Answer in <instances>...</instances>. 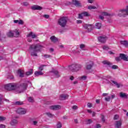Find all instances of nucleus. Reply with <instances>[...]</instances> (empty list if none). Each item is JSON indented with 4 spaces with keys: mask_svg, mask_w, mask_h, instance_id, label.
Returning <instances> with one entry per match:
<instances>
[{
    "mask_svg": "<svg viewBox=\"0 0 128 128\" xmlns=\"http://www.w3.org/2000/svg\"><path fill=\"white\" fill-rule=\"evenodd\" d=\"M28 86V84L26 83H22L20 85L16 84V87L15 90H16L17 94H22V92H24V90H26Z\"/></svg>",
    "mask_w": 128,
    "mask_h": 128,
    "instance_id": "f257e3e1",
    "label": "nucleus"
},
{
    "mask_svg": "<svg viewBox=\"0 0 128 128\" xmlns=\"http://www.w3.org/2000/svg\"><path fill=\"white\" fill-rule=\"evenodd\" d=\"M42 48H44V46L40 44H32L30 45V50H32L34 52H41Z\"/></svg>",
    "mask_w": 128,
    "mask_h": 128,
    "instance_id": "f03ea898",
    "label": "nucleus"
},
{
    "mask_svg": "<svg viewBox=\"0 0 128 128\" xmlns=\"http://www.w3.org/2000/svg\"><path fill=\"white\" fill-rule=\"evenodd\" d=\"M82 66L80 64H72L69 66V70L71 72H78Z\"/></svg>",
    "mask_w": 128,
    "mask_h": 128,
    "instance_id": "7ed1b4c3",
    "label": "nucleus"
},
{
    "mask_svg": "<svg viewBox=\"0 0 128 128\" xmlns=\"http://www.w3.org/2000/svg\"><path fill=\"white\" fill-rule=\"evenodd\" d=\"M5 90H14L16 88V83H10L4 86Z\"/></svg>",
    "mask_w": 128,
    "mask_h": 128,
    "instance_id": "20e7f679",
    "label": "nucleus"
},
{
    "mask_svg": "<svg viewBox=\"0 0 128 128\" xmlns=\"http://www.w3.org/2000/svg\"><path fill=\"white\" fill-rule=\"evenodd\" d=\"M66 22H68V21L66 17H62L58 20V24L62 28H64L66 26Z\"/></svg>",
    "mask_w": 128,
    "mask_h": 128,
    "instance_id": "39448f33",
    "label": "nucleus"
},
{
    "mask_svg": "<svg viewBox=\"0 0 128 128\" xmlns=\"http://www.w3.org/2000/svg\"><path fill=\"white\" fill-rule=\"evenodd\" d=\"M83 26L85 30H87V32H90L94 30L92 24H84Z\"/></svg>",
    "mask_w": 128,
    "mask_h": 128,
    "instance_id": "423d86ee",
    "label": "nucleus"
},
{
    "mask_svg": "<svg viewBox=\"0 0 128 128\" xmlns=\"http://www.w3.org/2000/svg\"><path fill=\"white\" fill-rule=\"evenodd\" d=\"M98 42L102 44H104L108 40V37L106 36H100L98 38Z\"/></svg>",
    "mask_w": 128,
    "mask_h": 128,
    "instance_id": "0eeeda50",
    "label": "nucleus"
},
{
    "mask_svg": "<svg viewBox=\"0 0 128 128\" xmlns=\"http://www.w3.org/2000/svg\"><path fill=\"white\" fill-rule=\"evenodd\" d=\"M16 112L18 114H26V110L24 108H18L16 110Z\"/></svg>",
    "mask_w": 128,
    "mask_h": 128,
    "instance_id": "6e6552de",
    "label": "nucleus"
},
{
    "mask_svg": "<svg viewBox=\"0 0 128 128\" xmlns=\"http://www.w3.org/2000/svg\"><path fill=\"white\" fill-rule=\"evenodd\" d=\"M72 2H73V4H74L75 6H76L78 8H82V3H80V1L77 0H72Z\"/></svg>",
    "mask_w": 128,
    "mask_h": 128,
    "instance_id": "1a4fd4ad",
    "label": "nucleus"
},
{
    "mask_svg": "<svg viewBox=\"0 0 128 128\" xmlns=\"http://www.w3.org/2000/svg\"><path fill=\"white\" fill-rule=\"evenodd\" d=\"M60 105H54V106H49V108L50 110H60Z\"/></svg>",
    "mask_w": 128,
    "mask_h": 128,
    "instance_id": "9d476101",
    "label": "nucleus"
},
{
    "mask_svg": "<svg viewBox=\"0 0 128 128\" xmlns=\"http://www.w3.org/2000/svg\"><path fill=\"white\" fill-rule=\"evenodd\" d=\"M31 8L33 10H42V7H40L38 5H34L32 6Z\"/></svg>",
    "mask_w": 128,
    "mask_h": 128,
    "instance_id": "9b49d317",
    "label": "nucleus"
},
{
    "mask_svg": "<svg viewBox=\"0 0 128 128\" xmlns=\"http://www.w3.org/2000/svg\"><path fill=\"white\" fill-rule=\"evenodd\" d=\"M50 72H52V74H54L55 76V78H60V72H58V71L53 69L52 71H50Z\"/></svg>",
    "mask_w": 128,
    "mask_h": 128,
    "instance_id": "f8f14e48",
    "label": "nucleus"
},
{
    "mask_svg": "<svg viewBox=\"0 0 128 128\" xmlns=\"http://www.w3.org/2000/svg\"><path fill=\"white\" fill-rule=\"evenodd\" d=\"M120 58H121V60H125V62H128V57H126V55L125 54H120Z\"/></svg>",
    "mask_w": 128,
    "mask_h": 128,
    "instance_id": "ddd939ff",
    "label": "nucleus"
},
{
    "mask_svg": "<svg viewBox=\"0 0 128 128\" xmlns=\"http://www.w3.org/2000/svg\"><path fill=\"white\" fill-rule=\"evenodd\" d=\"M50 40L52 42H54L56 44V42H58V38L54 36H52L50 38Z\"/></svg>",
    "mask_w": 128,
    "mask_h": 128,
    "instance_id": "4468645a",
    "label": "nucleus"
},
{
    "mask_svg": "<svg viewBox=\"0 0 128 128\" xmlns=\"http://www.w3.org/2000/svg\"><path fill=\"white\" fill-rule=\"evenodd\" d=\"M94 66V63L92 64H88L86 66V68L87 70H90Z\"/></svg>",
    "mask_w": 128,
    "mask_h": 128,
    "instance_id": "2eb2a0df",
    "label": "nucleus"
},
{
    "mask_svg": "<svg viewBox=\"0 0 128 128\" xmlns=\"http://www.w3.org/2000/svg\"><path fill=\"white\" fill-rule=\"evenodd\" d=\"M27 38H36L37 36L35 34H34L32 32H30L27 36H26Z\"/></svg>",
    "mask_w": 128,
    "mask_h": 128,
    "instance_id": "dca6fc26",
    "label": "nucleus"
},
{
    "mask_svg": "<svg viewBox=\"0 0 128 128\" xmlns=\"http://www.w3.org/2000/svg\"><path fill=\"white\" fill-rule=\"evenodd\" d=\"M69 96L66 94H62L60 95V98L62 100H66L68 98Z\"/></svg>",
    "mask_w": 128,
    "mask_h": 128,
    "instance_id": "f3484780",
    "label": "nucleus"
},
{
    "mask_svg": "<svg viewBox=\"0 0 128 128\" xmlns=\"http://www.w3.org/2000/svg\"><path fill=\"white\" fill-rule=\"evenodd\" d=\"M14 24H21L22 26H23V24H24V20H14Z\"/></svg>",
    "mask_w": 128,
    "mask_h": 128,
    "instance_id": "a211bd4d",
    "label": "nucleus"
},
{
    "mask_svg": "<svg viewBox=\"0 0 128 128\" xmlns=\"http://www.w3.org/2000/svg\"><path fill=\"white\" fill-rule=\"evenodd\" d=\"M122 123L121 121H116L115 124L116 128H122Z\"/></svg>",
    "mask_w": 128,
    "mask_h": 128,
    "instance_id": "6ab92c4d",
    "label": "nucleus"
},
{
    "mask_svg": "<svg viewBox=\"0 0 128 128\" xmlns=\"http://www.w3.org/2000/svg\"><path fill=\"white\" fill-rule=\"evenodd\" d=\"M120 96L122 98H128V95H126V93H124L122 92H120Z\"/></svg>",
    "mask_w": 128,
    "mask_h": 128,
    "instance_id": "aec40b11",
    "label": "nucleus"
},
{
    "mask_svg": "<svg viewBox=\"0 0 128 128\" xmlns=\"http://www.w3.org/2000/svg\"><path fill=\"white\" fill-rule=\"evenodd\" d=\"M6 36L8 38H14V34L12 30H10L6 33Z\"/></svg>",
    "mask_w": 128,
    "mask_h": 128,
    "instance_id": "412c9836",
    "label": "nucleus"
},
{
    "mask_svg": "<svg viewBox=\"0 0 128 128\" xmlns=\"http://www.w3.org/2000/svg\"><path fill=\"white\" fill-rule=\"evenodd\" d=\"M102 64L106 66H112V63L108 61V60H104L102 62Z\"/></svg>",
    "mask_w": 128,
    "mask_h": 128,
    "instance_id": "4be33fe9",
    "label": "nucleus"
},
{
    "mask_svg": "<svg viewBox=\"0 0 128 128\" xmlns=\"http://www.w3.org/2000/svg\"><path fill=\"white\" fill-rule=\"evenodd\" d=\"M123 16H126V15H128V9L121 10Z\"/></svg>",
    "mask_w": 128,
    "mask_h": 128,
    "instance_id": "5701e85b",
    "label": "nucleus"
},
{
    "mask_svg": "<svg viewBox=\"0 0 128 128\" xmlns=\"http://www.w3.org/2000/svg\"><path fill=\"white\" fill-rule=\"evenodd\" d=\"M34 74L36 76H42L44 72L42 71H36L34 72Z\"/></svg>",
    "mask_w": 128,
    "mask_h": 128,
    "instance_id": "b1692460",
    "label": "nucleus"
},
{
    "mask_svg": "<svg viewBox=\"0 0 128 128\" xmlns=\"http://www.w3.org/2000/svg\"><path fill=\"white\" fill-rule=\"evenodd\" d=\"M120 44H122L123 46H128V40L120 41Z\"/></svg>",
    "mask_w": 128,
    "mask_h": 128,
    "instance_id": "393cba45",
    "label": "nucleus"
},
{
    "mask_svg": "<svg viewBox=\"0 0 128 128\" xmlns=\"http://www.w3.org/2000/svg\"><path fill=\"white\" fill-rule=\"evenodd\" d=\"M18 124V120H12V121L10 122V124H11V126H16V124Z\"/></svg>",
    "mask_w": 128,
    "mask_h": 128,
    "instance_id": "a878e982",
    "label": "nucleus"
},
{
    "mask_svg": "<svg viewBox=\"0 0 128 128\" xmlns=\"http://www.w3.org/2000/svg\"><path fill=\"white\" fill-rule=\"evenodd\" d=\"M34 72L33 69H30L28 72H26V74L27 76H30V74H32Z\"/></svg>",
    "mask_w": 128,
    "mask_h": 128,
    "instance_id": "bb28decb",
    "label": "nucleus"
},
{
    "mask_svg": "<svg viewBox=\"0 0 128 128\" xmlns=\"http://www.w3.org/2000/svg\"><path fill=\"white\" fill-rule=\"evenodd\" d=\"M95 26L96 27V28H98V30H100V28H102V23L100 22H97L95 24Z\"/></svg>",
    "mask_w": 128,
    "mask_h": 128,
    "instance_id": "cd10ccee",
    "label": "nucleus"
},
{
    "mask_svg": "<svg viewBox=\"0 0 128 128\" xmlns=\"http://www.w3.org/2000/svg\"><path fill=\"white\" fill-rule=\"evenodd\" d=\"M45 114H46L48 118H54V114H52L50 112H46Z\"/></svg>",
    "mask_w": 128,
    "mask_h": 128,
    "instance_id": "c85d7f7f",
    "label": "nucleus"
},
{
    "mask_svg": "<svg viewBox=\"0 0 128 128\" xmlns=\"http://www.w3.org/2000/svg\"><path fill=\"white\" fill-rule=\"evenodd\" d=\"M14 104H15V106H22V104H24V102L17 101L14 102Z\"/></svg>",
    "mask_w": 128,
    "mask_h": 128,
    "instance_id": "c756f323",
    "label": "nucleus"
},
{
    "mask_svg": "<svg viewBox=\"0 0 128 128\" xmlns=\"http://www.w3.org/2000/svg\"><path fill=\"white\" fill-rule=\"evenodd\" d=\"M18 74H20V78H24V74L22 72V71L20 70H18Z\"/></svg>",
    "mask_w": 128,
    "mask_h": 128,
    "instance_id": "7c9ffc66",
    "label": "nucleus"
},
{
    "mask_svg": "<svg viewBox=\"0 0 128 128\" xmlns=\"http://www.w3.org/2000/svg\"><path fill=\"white\" fill-rule=\"evenodd\" d=\"M111 82H112L113 84H116V86L118 88H120V84H119L118 83V82H116L114 80H111Z\"/></svg>",
    "mask_w": 128,
    "mask_h": 128,
    "instance_id": "2f4dec72",
    "label": "nucleus"
},
{
    "mask_svg": "<svg viewBox=\"0 0 128 128\" xmlns=\"http://www.w3.org/2000/svg\"><path fill=\"white\" fill-rule=\"evenodd\" d=\"M44 66H46V65H40L38 68L39 71L42 72V70H44Z\"/></svg>",
    "mask_w": 128,
    "mask_h": 128,
    "instance_id": "473e14b6",
    "label": "nucleus"
},
{
    "mask_svg": "<svg viewBox=\"0 0 128 128\" xmlns=\"http://www.w3.org/2000/svg\"><path fill=\"white\" fill-rule=\"evenodd\" d=\"M28 101L29 102H34V97H28Z\"/></svg>",
    "mask_w": 128,
    "mask_h": 128,
    "instance_id": "72a5a7b5",
    "label": "nucleus"
},
{
    "mask_svg": "<svg viewBox=\"0 0 128 128\" xmlns=\"http://www.w3.org/2000/svg\"><path fill=\"white\" fill-rule=\"evenodd\" d=\"M88 10H96V6H88Z\"/></svg>",
    "mask_w": 128,
    "mask_h": 128,
    "instance_id": "f704fd0d",
    "label": "nucleus"
},
{
    "mask_svg": "<svg viewBox=\"0 0 128 128\" xmlns=\"http://www.w3.org/2000/svg\"><path fill=\"white\" fill-rule=\"evenodd\" d=\"M102 16H110L111 15H110V14L106 12H102Z\"/></svg>",
    "mask_w": 128,
    "mask_h": 128,
    "instance_id": "c9c22d12",
    "label": "nucleus"
},
{
    "mask_svg": "<svg viewBox=\"0 0 128 128\" xmlns=\"http://www.w3.org/2000/svg\"><path fill=\"white\" fill-rule=\"evenodd\" d=\"M82 14H83L84 16H90V14H88V12H84Z\"/></svg>",
    "mask_w": 128,
    "mask_h": 128,
    "instance_id": "e433bc0d",
    "label": "nucleus"
},
{
    "mask_svg": "<svg viewBox=\"0 0 128 128\" xmlns=\"http://www.w3.org/2000/svg\"><path fill=\"white\" fill-rule=\"evenodd\" d=\"M84 48H86V45L84 44H80V48L82 50H84Z\"/></svg>",
    "mask_w": 128,
    "mask_h": 128,
    "instance_id": "4c0bfd02",
    "label": "nucleus"
},
{
    "mask_svg": "<svg viewBox=\"0 0 128 128\" xmlns=\"http://www.w3.org/2000/svg\"><path fill=\"white\" fill-rule=\"evenodd\" d=\"M102 116V120L103 122H106V118H104V114H101Z\"/></svg>",
    "mask_w": 128,
    "mask_h": 128,
    "instance_id": "58836bf2",
    "label": "nucleus"
},
{
    "mask_svg": "<svg viewBox=\"0 0 128 128\" xmlns=\"http://www.w3.org/2000/svg\"><path fill=\"white\" fill-rule=\"evenodd\" d=\"M6 120V117L0 116V122Z\"/></svg>",
    "mask_w": 128,
    "mask_h": 128,
    "instance_id": "ea45409f",
    "label": "nucleus"
},
{
    "mask_svg": "<svg viewBox=\"0 0 128 128\" xmlns=\"http://www.w3.org/2000/svg\"><path fill=\"white\" fill-rule=\"evenodd\" d=\"M56 126H57L58 128H62V122H58V123L56 124Z\"/></svg>",
    "mask_w": 128,
    "mask_h": 128,
    "instance_id": "a19ab883",
    "label": "nucleus"
},
{
    "mask_svg": "<svg viewBox=\"0 0 128 128\" xmlns=\"http://www.w3.org/2000/svg\"><path fill=\"white\" fill-rule=\"evenodd\" d=\"M30 55L32 56H38V54L36 53H35V52H32L30 53Z\"/></svg>",
    "mask_w": 128,
    "mask_h": 128,
    "instance_id": "79ce46f5",
    "label": "nucleus"
},
{
    "mask_svg": "<svg viewBox=\"0 0 128 128\" xmlns=\"http://www.w3.org/2000/svg\"><path fill=\"white\" fill-rule=\"evenodd\" d=\"M22 6H28V2H24L22 4Z\"/></svg>",
    "mask_w": 128,
    "mask_h": 128,
    "instance_id": "37998d69",
    "label": "nucleus"
},
{
    "mask_svg": "<svg viewBox=\"0 0 128 128\" xmlns=\"http://www.w3.org/2000/svg\"><path fill=\"white\" fill-rule=\"evenodd\" d=\"M84 18V14L82 13L78 14V18L82 19Z\"/></svg>",
    "mask_w": 128,
    "mask_h": 128,
    "instance_id": "c03bdc74",
    "label": "nucleus"
},
{
    "mask_svg": "<svg viewBox=\"0 0 128 128\" xmlns=\"http://www.w3.org/2000/svg\"><path fill=\"white\" fill-rule=\"evenodd\" d=\"M92 122V119H88L87 120V124H90Z\"/></svg>",
    "mask_w": 128,
    "mask_h": 128,
    "instance_id": "a18cd8bd",
    "label": "nucleus"
},
{
    "mask_svg": "<svg viewBox=\"0 0 128 128\" xmlns=\"http://www.w3.org/2000/svg\"><path fill=\"white\" fill-rule=\"evenodd\" d=\"M118 68V66H116V65H113L112 66V70H116V68Z\"/></svg>",
    "mask_w": 128,
    "mask_h": 128,
    "instance_id": "49530a36",
    "label": "nucleus"
},
{
    "mask_svg": "<svg viewBox=\"0 0 128 128\" xmlns=\"http://www.w3.org/2000/svg\"><path fill=\"white\" fill-rule=\"evenodd\" d=\"M44 58H51L52 56L50 55H48V54H44Z\"/></svg>",
    "mask_w": 128,
    "mask_h": 128,
    "instance_id": "de8ad7c7",
    "label": "nucleus"
},
{
    "mask_svg": "<svg viewBox=\"0 0 128 128\" xmlns=\"http://www.w3.org/2000/svg\"><path fill=\"white\" fill-rule=\"evenodd\" d=\"M105 100L106 102H110V96H108V98H105Z\"/></svg>",
    "mask_w": 128,
    "mask_h": 128,
    "instance_id": "09e8293b",
    "label": "nucleus"
},
{
    "mask_svg": "<svg viewBox=\"0 0 128 128\" xmlns=\"http://www.w3.org/2000/svg\"><path fill=\"white\" fill-rule=\"evenodd\" d=\"M118 118H119L118 115V114L114 115V120H118Z\"/></svg>",
    "mask_w": 128,
    "mask_h": 128,
    "instance_id": "8fccbe9b",
    "label": "nucleus"
},
{
    "mask_svg": "<svg viewBox=\"0 0 128 128\" xmlns=\"http://www.w3.org/2000/svg\"><path fill=\"white\" fill-rule=\"evenodd\" d=\"M103 50H108V46H104L102 47Z\"/></svg>",
    "mask_w": 128,
    "mask_h": 128,
    "instance_id": "3c124183",
    "label": "nucleus"
},
{
    "mask_svg": "<svg viewBox=\"0 0 128 128\" xmlns=\"http://www.w3.org/2000/svg\"><path fill=\"white\" fill-rule=\"evenodd\" d=\"M81 80H86V76H84L81 77Z\"/></svg>",
    "mask_w": 128,
    "mask_h": 128,
    "instance_id": "603ef678",
    "label": "nucleus"
},
{
    "mask_svg": "<svg viewBox=\"0 0 128 128\" xmlns=\"http://www.w3.org/2000/svg\"><path fill=\"white\" fill-rule=\"evenodd\" d=\"M32 124H34V126H36V124H38V121L34 120L32 121Z\"/></svg>",
    "mask_w": 128,
    "mask_h": 128,
    "instance_id": "864d4df0",
    "label": "nucleus"
},
{
    "mask_svg": "<svg viewBox=\"0 0 128 128\" xmlns=\"http://www.w3.org/2000/svg\"><path fill=\"white\" fill-rule=\"evenodd\" d=\"M87 106L88 108H92V103H88Z\"/></svg>",
    "mask_w": 128,
    "mask_h": 128,
    "instance_id": "5fc2aeb1",
    "label": "nucleus"
},
{
    "mask_svg": "<svg viewBox=\"0 0 128 128\" xmlns=\"http://www.w3.org/2000/svg\"><path fill=\"white\" fill-rule=\"evenodd\" d=\"M116 60V62H120V57H116L115 58Z\"/></svg>",
    "mask_w": 128,
    "mask_h": 128,
    "instance_id": "6e6d98bb",
    "label": "nucleus"
},
{
    "mask_svg": "<svg viewBox=\"0 0 128 128\" xmlns=\"http://www.w3.org/2000/svg\"><path fill=\"white\" fill-rule=\"evenodd\" d=\"M102 126L100 124H97L96 126H94L95 128H101Z\"/></svg>",
    "mask_w": 128,
    "mask_h": 128,
    "instance_id": "4d7b16f0",
    "label": "nucleus"
},
{
    "mask_svg": "<svg viewBox=\"0 0 128 128\" xmlns=\"http://www.w3.org/2000/svg\"><path fill=\"white\" fill-rule=\"evenodd\" d=\"M15 34H16V36H20V32H18V31H15Z\"/></svg>",
    "mask_w": 128,
    "mask_h": 128,
    "instance_id": "13d9d810",
    "label": "nucleus"
},
{
    "mask_svg": "<svg viewBox=\"0 0 128 128\" xmlns=\"http://www.w3.org/2000/svg\"><path fill=\"white\" fill-rule=\"evenodd\" d=\"M0 128H6V125L3 124H0Z\"/></svg>",
    "mask_w": 128,
    "mask_h": 128,
    "instance_id": "bf43d9fd",
    "label": "nucleus"
},
{
    "mask_svg": "<svg viewBox=\"0 0 128 128\" xmlns=\"http://www.w3.org/2000/svg\"><path fill=\"white\" fill-rule=\"evenodd\" d=\"M72 110H78V106H74L72 107Z\"/></svg>",
    "mask_w": 128,
    "mask_h": 128,
    "instance_id": "052dcab7",
    "label": "nucleus"
},
{
    "mask_svg": "<svg viewBox=\"0 0 128 128\" xmlns=\"http://www.w3.org/2000/svg\"><path fill=\"white\" fill-rule=\"evenodd\" d=\"M44 16L45 18H50V15L48 14H44Z\"/></svg>",
    "mask_w": 128,
    "mask_h": 128,
    "instance_id": "680f3d73",
    "label": "nucleus"
},
{
    "mask_svg": "<svg viewBox=\"0 0 128 128\" xmlns=\"http://www.w3.org/2000/svg\"><path fill=\"white\" fill-rule=\"evenodd\" d=\"M6 40V36H3L0 38V40Z\"/></svg>",
    "mask_w": 128,
    "mask_h": 128,
    "instance_id": "e2e57ef3",
    "label": "nucleus"
},
{
    "mask_svg": "<svg viewBox=\"0 0 128 128\" xmlns=\"http://www.w3.org/2000/svg\"><path fill=\"white\" fill-rule=\"evenodd\" d=\"M99 18H100V20H104V16H99Z\"/></svg>",
    "mask_w": 128,
    "mask_h": 128,
    "instance_id": "0e129e2a",
    "label": "nucleus"
},
{
    "mask_svg": "<svg viewBox=\"0 0 128 128\" xmlns=\"http://www.w3.org/2000/svg\"><path fill=\"white\" fill-rule=\"evenodd\" d=\"M77 24H82V20H78L76 21Z\"/></svg>",
    "mask_w": 128,
    "mask_h": 128,
    "instance_id": "69168bd1",
    "label": "nucleus"
},
{
    "mask_svg": "<svg viewBox=\"0 0 128 128\" xmlns=\"http://www.w3.org/2000/svg\"><path fill=\"white\" fill-rule=\"evenodd\" d=\"M108 93H104L102 94V96H108Z\"/></svg>",
    "mask_w": 128,
    "mask_h": 128,
    "instance_id": "338daca9",
    "label": "nucleus"
},
{
    "mask_svg": "<svg viewBox=\"0 0 128 128\" xmlns=\"http://www.w3.org/2000/svg\"><path fill=\"white\" fill-rule=\"evenodd\" d=\"M100 102V100H96V102L97 103V104H99Z\"/></svg>",
    "mask_w": 128,
    "mask_h": 128,
    "instance_id": "774afa93",
    "label": "nucleus"
}]
</instances>
